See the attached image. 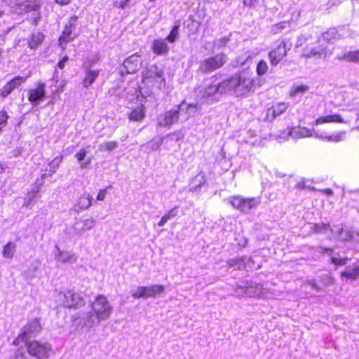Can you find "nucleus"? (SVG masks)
<instances>
[{
    "mask_svg": "<svg viewBox=\"0 0 359 359\" xmlns=\"http://www.w3.org/2000/svg\"><path fill=\"white\" fill-rule=\"evenodd\" d=\"M327 53L325 50L323 48H316L313 45H307L302 53V56L306 58H316L318 59L323 57H325Z\"/></svg>",
    "mask_w": 359,
    "mask_h": 359,
    "instance_id": "nucleus-20",
    "label": "nucleus"
},
{
    "mask_svg": "<svg viewBox=\"0 0 359 359\" xmlns=\"http://www.w3.org/2000/svg\"><path fill=\"white\" fill-rule=\"evenodd\" d=\"M229 41V39L227 38H222L220 39L218 42H217V46L219 47H222V46H224L226 44V43L228 42Z\"/></svg>",
    "mask_w": 359,
    "mask_h": 359,
    "instance_id": "nucleus-55",
    "label": "nucleus"
},
{
    "mask_svg": "<svg viewBox=\"0 0 359 359\" xmlns=\"http://www.w3.org/2000/svg\"><path fill=\"white\" fill-rule=\"evenodd\" d=\"M86 156V151L85 149H81L79 152H77L75 155V157L77 158L78 161H82Z\"/></svg>",
    "mask_w": 359,
    "mask_h": 359,
    "instance_id": "nucleus-51",
    "label": "nucleus"
},
{
    "mask_svg": "<svg viewBox=\"0 0 359 359\" xmlns=\"http://www.w3.org/2000/svg\"><path fill=\"white\" fill-rule=\"evenodd\" d=\"M321 192L328 196L332 195L333 194L332 190L331 189H325L322 190Z\"/></svg>",
    "mask_w": 359,
    "mask_h": 359,
    "instance_id": "nucleus-62",
    "label": "nucleus"
},
{
    "mask_svg": "<svg viewBox=\"0 0 359 359\" xmlns=\"http://www.w3.org/2000/svg\"><path fill=\"white\" fill-rule=\"evenodd\" d=\"M336 232L340 240L348 241L355 238V235L359 237V231H354L349 229H344L342 226H337Z\"/></svg>",
    "mask_w": 359,
    "mask_h": 359,
    "instance_id": "nucleus-22",
    "label": "nucleus"
},
{
    "mask_svg": "<svg viewBox=\"0 0 359 359\" xmlns=\"http://www.w3.org/2000/svg\"><path fill=\"white\" fill-rule=\"evenodd\" d=\"M40 8V4L39 1H35L34 2H27L24 5V10L26 12L36 11Z\"/></svg>",
    "mask_w": 359,
    "mask_h": 359,
    "instance_id": "nucleus-41",
    "label": "nucleus"
},
{
    "mask_svg": "<svg viewBox=\"0 0 359 359\" xmlns=\"http://www.w3.org/2000/svg\"><path fill=\"white\" fill-rule=\"evenodd\" d=\"M339 59L359 63V50L355 51H348L344 54L342 56L339 57Z\"/></svg>",
    "mask_w": 359,
    "mask_h": 359,
    "instance_id": "nucleus-31",
    "label": "nucleus"
},
{
    "mask_svg": "<svg viewBox=\"0 0 359 359\" xmlns=\"http://www.w3.org/2000/svg\"><path fill=\"white\" fill-rule=\"evenodd\" d=\"M163 139L164 138H161L159 140H152V141H150L147 144V147L149 149H151V150L154 151V150H156L159 148V147L162 144L163 142Z\"/></svg>",
    "mask_w": 359,
    "mask_h": 359,
    "instance_id": "nucleus-44",
    "label": "nucleus"
},
{
    "mask_svg": "<svg viewBox=\"0 0 359 359\" xmlns=\"http://www.w3.org/2000/svg\"><path fill=\"white\" fill-rule=\"evenodd\" d=\"M144 111L142 107H137L130 114L129 118L131 121H140L144 118Z\"/></svg>",
    "mask_w": 359,
    "mask_h": 359,
    "instance_id": "nucleus-32",
    "label": "nucleus"
},
{
    "mask_svg": "<svg viewBox=\"0 0 359 359\" xmlns=\"http://www.w3.org/2000/svg\"><path fill=\"white\" fill-rule=\"evenodd\" d=\"M129 0H116L114 1V5L118 8H123Z\"/></svg>",
    "mask_w": 359,
    "mask_h": 359,
    "instance_id": "nucleus-54",
    "label": "nucleus"
},
{
    "mask_svg": "<svg viewBox=\"0 0 359 359\" xmlns=\"http://www.w3.org/2000/svg\"><path fill=\"white\" fill-rule=\"evenodd\" d=\"M229 202L232 206L241 212H248L256 208L259 201L255 198H243L241 196H234L229 198Z\"/></svg>",
    "mask_w": 359,
    "mask_h": 359,
    "instance_id": "nucleus-7",
    "label": "nucleus"
},
{
    "mask_svg": "<svg viewBox=\"0 0 359 359\" xmlns=\"http://www.w3.org/2000/svg\"><path fill=\"white\" fill-rule=\"evenodd\" d=\"M111 186L109 185L108 186L106 189H101L97 196V200L98 201H103L106 196V194H107V190L109 189H111Z\"/></svg>",
    "mask_w": 359,
    "mask_h": 359,
    "instance_id": "nucleus-50",
    "label": "nucleus"
},
{
    "mask_svg": "<svg viewBox=\"0 0 359 359\" xmlns=\"http://www.w3.org/2000/svg\"><path fill=\"white\" fill-rule=\"evenodd\" d=\"M291 44H287L285 41H283L275 49L272 50L269 54L271 65H277L279 62L286 55L287 50H290Z\"/></svg>",
    "mask_w": 359,
    "mask_h": 359,
    "instance_id": "nucleus-13",
    "label": "nucleus"
},
{
    "mask_svg": "<svg viewBox=\"0 0 359 359\" xmlns=\"http://www.w3.org/2000/svg\"><path fill=\"white\" fill-rule=\"evenodd\" d=\"M41 326L38 319L35 318L30 320L27 325L24 327L22 332L13 343L15 345H18L21 341H27L28 339L37 334L41 331Z\"/></svg>",
    "mask_w": 359,
    "mask_h": 359,
    "instance_id": "nucleus-8",
    "label": "nucleus"
},
{
    "mask_svg": "<svg viewBox=\"0 0 359 359\" xmlns=\"http://www.w3.org/2000/svg\"><path fill=\"white\" fill-rule=\"evenodd\" d=\"M312 229L316 233H325L326 231L330 229L329 224L324 223L314 224L312 226Z\"/></svg>",
    "mask_w": 359,
    "mask_h": 359,
    "instance_id": "nucleus-40",
    "label": "nucleus"
},
{
    "mask_svg": "<svg viewBox=\"0 0 359 359\" xmlns=\"http://www.w3.org/2000/svg\"><path fill=\"white\" fill-rule=\"evenodd\" d=\"M57 252L55 253V259L61 263H74L76 261V255L69 251L61 250L57 245H55Z\"/></svg>",
    "mask_w": 359,
    "mask_h": 359,
    "instance_id": "nucleus-19",
    "label": "nucleus"
},
{
    "mask_svg": "<svg viewBox=\"0 0 359 359\" xmlns=\"http://www.w3.org/2000/svg\"><path fill=\"white\" fill-rule=\"evenodd\" d=\"M228 264L230 267H233L236 269H240L245 266V258L238 257L232 259L228 262Z\"/></svg>",
    "mask_w": 359,
    "mask_h": 359,
    "instance_id": "nucleus-36",
    "label": "nucleus"
},
{
    "mask_svg": "<svg viewBox=\"0 0 359 359\" xmlns=\"http://www.w3.org/2000/svg\"><path fill=\"white\" fill-rule=\"evenodd\" d=\"M309 89V87L306 85L294 84L290 89V96L293 98L302 97Z\"/></svg>",
    "mask_w": 359,
    "mask_h": 359,
    "instance_id": "nucleus-26",
    "label": "nucleus"
},
{
    "mask_svg": "<svg viewBox=\"0 0 359 359\" xmlns=\"http://www.w3.org/2000/svg\"><path fill=\"white\" fill-rule=\"evenodd\" d=\"M10 359H29L21 350H17Z\"/></svg>",
    "mask_w": 359,
    "mask_h": 359,
    "instance_id": "nucleus-47",
    "label": "nucleus"
},
{
    "mask_svg": "<svg viewBox=\"0 0 359 359\" xmlns=\"http://www.w3.org/2000/svg\"><path fill=\"white\" fill-rule=\"evenodd\" d=\"M55 1L60 5L64 6L69 4L71 0H55Z\"/></svg>",
    "mask_w": 359,
    "mask_h": 359,
    "instance_id": "nucleus-59",
    "label": "nucleus"
},
{
    "mask_svg": "<svg viewBox=\"0 0 359 359\" xmlns=\"http://www.w3.org/2000/svg\"><path fill=\"white\" fill-rule=\"evenodd\" d=\"M206 182L205 175L203 172L198 173L191 181V190L196 191L198 188L201 187Z\"/></svg>",
    "mask_w": 359,
    "mask_h": 359,
    "instance_id": "nucleus-29",
    "label": "nucleus"
},
{
    "mask_svg": "<svg viewBox=\"0 0 359 359\" xmlns=\"http://www.w3.org/2000/svg\"><path fill=\"white\" fill-rule=\"evenodd\" d=\"M290 26V22L286 21L280 22L275 24L271 28V32L274 34H278L282 29H286Z\"/></svg>",
    "mask_w": 359,
    "mask_h": 359,
    "instance_id": "nucleus-38",
    "label": "nucleus"
},
{
    "mask_svg": "<svg viewBox=\"0 0 359 359\" xmlns=\"http://www.w3.org/2000/svg\"><path fill=\"white\" fill-rule=\"evenodd\" d=\"M98 74V69L91 70L90 69H87L86 72V76L83 81V84L84 87H88L90 85H91L94 82Z\"/></svg>",
    "mask_w": 359,
    "mask_h": 359,
    "instance_id": "nucleus-27",
    "label": "nucleus"
},
{
    "mask_svg": "<svg viewBox=\"0 0 359 359\" xmlns=\"http://www.w3.org/2000/svg\"><path fill=\"white\" fill-rule=\"evenodd\" d=\"M45 83L39 82L36 86L28 92V100L34 106H36L46 98Z\"/></svg>",
    "mask_w": 359,
    "mask_h": 359,
    "instance_id": "nucleus-14",
    "label": "nucleus"
},
{
    "mask_svg": "<svg viewBox=\"0 0 359 359\" xmlns=\"http://www.w3.org/2000/svg\"><path fill=\"white\" fill-rule=\"evenodd\" d=\"M348 121L344 120L340 114H334L330 115L323 116L317 118L313 123V126H318L327 123H348Z\"/></svg>",
    "mask_w": 359,
    "mask_h": 359,
    "instance_id": "nucleus-21",
    "label": "nucleus"
},
{
    "mask_svg": "<svg viewBox=\"0 0 359 359\" xmlns=\"http://www.w3.org/2000/svg\"><path fill=\"white\" fill-rule=\"evenodd\" d=\"M307 40H308V36H306L305 34H301L298 36L296 46H300L303 44V43L306 42Z\"/></svg>",
    "mask_w": 359,
    "mask_h": 359,
    "instance_id": "nucleus-52",
    "label": "nucleus"
},
{
    "mask_svg": "<svg viewBox=\"0 0 359 359\" xmlns=\"http://www.w3.org/2000/svg\"><path fill=\"white\" fill-rule=\"evenodd\" d=\"M90 306L91 312H87L83 316L84 325L89 327L99 325L101 321L109 319L112 313V306L107 298L102 294L96 296Z\"/></svg>",
    "mask_w": 359,
    "mask_h": 359,
    "instance_id": "nucleus-2",
    "label": "nucleus"
},
{
    "mask_svg": "<svg viewBox=\"0 0 359 359\" xmlns=\"http://www.w3.org/2000/svg\"><path fill=\"white\" fill-rule=\"evenodd\" d=\"M78 18L76 15H73L69 18L68 22L66 23L62 36L60 37V43H67L72 41L75 37L76 34H74V31L76 27Z\"/></svg>",
    "mask_w": 359,
    "mask_h": 359,
    "instance_id": "nucleus-11",
    "label": "nucleus"
},
{
    "mask_svg": "<svg viewBox=\"0 0 359 359\" xmlns=\"http://www.w3.org/2000/svg\"><path fill=\"white\" fill-rule=\"evenodd\" d=\"M164 290V286L161 285L139 286L132 292V297L135 299L154 297L156 295L162 293Z\"/></svg>",
    "mask_w": 359,
    "mask_h": 359,
    "instance_id": "nucleus-9",
    "label": "nucleus"
},
{
    "mask_svg": "<svg viewBox=\"0 0 359 359\" xmlns=\"http://www.w3.org/2000/svg\"><path fill=\"white\" fill-rule=\"evenodd\" d=\"M91 198L90 194L83 193L75 204V209L77 211L88 209L91 205Z\"/></svg>",
    "mask_w": 359,
    "mask_h": 359,
    "instance_id": "nucleus-24",
    "label": "nucleus"
},
{
    "mask_svg": "<svg viewBox=\"0 0 359 359\" xmlns=\"http://www.w3.org/2000/svg\"><path fill=\"white\" fill-rule=\"evenodd\" d=\"M7 168V165L4 163H0V173H2Z\"/></svg>",
    "mask_w": 359,
    "mask_h": 359,
    "instance_id": "nucleus-63",
    "label": "nucleus"
},
{
    "mask_svg": "<svg viewBox=\"0 0 359 359\" xmlns=\"http://www.w3.org/2000/svg\"><path fill=\"white\" fill-rule=\"evenodd\" d=\"M8 116L5 111H0V132L6 126Z\"/></svg>",
    "mask_w": 359,
    "mask_h": 359,
    "instance_id": "nucleus-45",
    "label": "nucleus"
},
{
    "mask_svg": "<svg viewBox=\"0 0 359 359\" xmlns=\"http://www.w3.org/2000/svg\"><path fill=\"white\" fill-rule=\"evenodd\" d=\"M226 93L224 81L217 83H214L201 89L197 94L199 104H212L219 102L222 95Z\"/></svg>",
    "mask_w": 359,
    "mask_h": 359,
    "instance_id": "nucleus-4",
    "label": "nucleus"
},
{
    "mask_svg": "<svg viewBox=\"0 0 359 359\" xmlns=\"http://www.w3.org/2000/svg\"><path fill=\"white\" fill-rule=\"evenodd\" d=\"M332 252V248H325V247H321L320 248V252H323V253H330Z\"/></svg>",
    "mask_w": 359,
    "mask_h": 359,
    "instance_id": "nucleus-60",
    "label": "nucleus"
},
{
    "mask_svg": "<svg viewBox=\"0 0 359 359\" xmlns=\"http://www.w3.org/2000/svg\"><path fill=\"white\" fill-rule=\"evenodd\" d=\"M126 69V72H123V71L121 72V75H123L124 74H135V69H131L132 71H128V69Z\"/></svg>",
    "mask_w": 359,
    "mask_h": 359,
    "instance_id": "nucleus-64",
    "label": "nucleus"
},
{
    "mask_svg": "<svg viewBox=\"0 0 359 359\" xmlns=\"http://www.w3.org/2000/svg\"><path fill=\"white\" fill-rule=\"evenodd\" d=\"M68 57L67 56H65L60 61H59L58 62V67H63L65 66V63L66 61L68 60Z\"/></svg>",
    "mask_w": 359,
    "mask_h": 359,
    "instance_id": "nucleus-58",
    "label": "nucleus"
},
{
    "mask_svg": "<svg viewBox=\"0 0 359 359\" xmlns=\"http://www.w3.org/2000/svg\"><path fill=\"white\" fill-rule=\"evenodd\" d=\"M267 69H256V75L248 72L235 75L224 80L226 93L236 97H247L253 93L256 88L262 86L264 80L262 76L266 74Z\"/></svg>",
    "mask_w": 359,
    "mask_h": 359,
    "instance_id": "nucleus-1",
    "label": "nucleus"
},
{
    "mask_svg": "<svg viewBox=\"0 0 359 359\" xmlns=\"http://www.w3.org/2000/svg\"><path fill=\"white\" fill-rule=\"evenodd\" d=\"M28 353L36 359H48L53 353V348L48 342L33 340L26 343Z\"/></svg>",
    "mask_w": 359,
    "mask_h": 359,
    "instance_id": "nucleus-6",
    "label": "nucleus"
},
{
    "mask_svg": "<svg viewBox=\"0 0 359 359\" xmlns=\"http://www.w3.org/2000/svg\"><path fill=\"white\" fill-rule=\"evenodd\" d=\"M96 224V220L93 218L76 219L72 226L74 234L77 236H81L84 232L93 229Z\"/></svg>",
    "mask_w": 359,
    "mask_h": 359,
    "instance_id": "nucleus-10",
    "label": "nucleus"
},
{
    "mask_svg": "<svg viewBox=\"0 0 359 359\" xmlns=\"http://www.w3.org/2000/svg\"><path fill=\"white\" fill-rule=\"evenodd\" d=\"M226 57L224 54H218L206 60L207 67H221L226 62Z\"/></svg>",
    "mask_w": 359,
    "mask_h": 359,
    "instance_id": "nucleus-23",
    "label": "nucleus"
},
{
    "mask_svg": "<svg viewBox=\"0 0 359 359\" xmlns=\"http://www.w3.org/2000/svg\"><path fill=\"white\" fill-rule=\"evenodd\" d=\"M43 40V35L41 33L33 34L29 41V46L31 48H35L42 42Z\"/></svg>",
    "mask_w": 359,
    "mask_h": 359,
    "instance_id": "nucleus-34",
    "label": "nucleus"
},
{
    "mask_svg": "<svg viewBox=\"0 0 359 359\" xmlns=\"http://www.w3.org/2000/svg\"><path fill=\"white\" fill-rule=\"evenodd\" d=\"M257 67H267L266 62L264 60H260L258 62Z\"/></svg>",
    "mask_w": 359,
    "mask_h": 359,
    "instance_id": "nucleus-61",
    "label": "nucleus"
},
{
    "mask_svg": "<svg viewBox=\"0 0 359 359\" xmlns=\"http://www.w3.org/2000/svg\"><path fill=\"white\" fill-rule=\"evenodd\" d=\"M118 147V142L116 141H109L104 142L99 146L100 151H110Z\"/></svg>",
    "mask_w": 359,
    "mask_h": 359,
    "instance_id": "nucleus-37",
    "label": "nucleus"
},
{
    "mask_svg": "<svg viewBox=\"0 0 359 359\" xmlns=\"http://www.w3.org/2000/svg\"><path fill=\"white\" fill-rule=\"evenodd\" d=\"M335 34H336L335 29H330L328 32L323 34L322 38L324 40L328 41V40L331 39L332 37H334Z\"/></svg>",
    "mask_w": 359,
    "mask_h": 359,
    "instance_id": "nucleus-49",
    "label": "nucleus"
},
{
    "mask_svg": "<svg viewBox=\"0 0 359 359\" xmlns=\"http://www.w3.org/2000/svg\"><path fill=\"white\" fill-rule=\"evenodd\" d=\"M287 134L288 136L296 140L314 137L325 142H339L344 139L346 132L341 131L328 135L326 132H321L319 130H315L314 129H309L306 127L298 126L290 128Z\"/></svg>",
    "mask_w": 359,
    "mask_h": 359,
    "instance_id": "nucleus-3",
    "label": "nucleus"
},
{
    "mask_svg": "<svg viewBox=\"0 0 359 359\" xmlns=\"http://www.w3.org/2000/svg\"><path fill=\"white\" fill-rule=\"evenodd\" d=\"M62 162L61 156H56L48 165L49 169L47 171L49 172L48 174L49 176H51L53 173L55 172L56 170L59 167L60 163Z\"/></svg>",
    "mask_w": 359,
    "mask_h": 359,
    "instance_id": "nucleus-35",
    "label": "nucleus"
},
{
    "mask_svg": "<svg viewBox=\"0 0 359 359\" xmlns=\"http://www.w3.org/2000/svg\"><path fill=\"white\" fill-rule=\"evenodd\" d=\"M39 191V187L34 188L31 191L28 192L24 199V205L31 208L35 203V198Z\"/></svg>",
    "mask_w": 359,
    "mask_h": 359,
    "instance_id": "nucleus-28",
    "label": "nucleus"
},
{
    "mask_svg": "<svg viewBox=\"0 0 359 359\" xmlns=\"http://www.w3.org/2000/svg\"><path fill=\"white\" fill-rule=\"evenodd\" d=\"M169 219L166 217L165 215H163L161 220L159 221V222L158 223V225L159 226H163L168 221Z\"/></svg>",
    "mask_w": 359,
    "mask_h": 359,
    "instance_id": "nucleus-57",
    "label": "nucleus"
},
{
    "mask_svg": "<svg viewBox=\"0 0 359 359\" xmlns=\"http://www.w3.org/2000/svg\"><path fill=\"white\" fill-rule=\"evenodd\" d=\"M341 276L349 279L355 280L359 276V266L354 268H348L346 271L341 272Z\"/></svg>",
    "mask_w": 359,
    "mask_h": 359,
    "instance_id": "nucleus-33",
    "label": "nucleus"
},
{
    "mask_svg": "<svg viewBox=\"0 0 359 359\" xmlns=\"http://www.w3.org/2000/svg\"><path fill=\"white\" fill-rule=\"evenodd\" d=\"M169 219L166 217L165 215H163L161 220L159 221V222L158 223V225L159 226H163L168 221Z\"/></svg>",
    "mask_w": 359,
    "mask_h": 359,
    "instance_id": "nucleus-56",
    "label": "nucleus"
},
{
    "mask_svg": "<svg viewBox=\"0 0 359 359\" xmlns=\"http://www.w3.org/2000/svg\"><path fill=\"white\" fill-rule=\"evenodd\" d=\"M55 302L58 306L69 309H77L85 304L83 298L72 290L57 292L55 296Z\"/></svg>",
    "mask_w": 359,
    "mask_h": 359,
    "instance_id": "nucleus-5",
    "label": "nucleus"
},
{
    "mask_svg": "<svg viewBox=\"0 0 359 359\" xmlns=\"http://www.w3.org/2000/svg\"><path fill=\"white\" fill-rule=\"evenodd\" d=\"M203 104H199V100L197 99L196 103L187 104L185 101L182 102L179 104V109L182 113L186 111V114H182V120L187 121L191 116H194L199 113L202 109Z\"/></svg>",
    "mask_w": 359,
    "mask_h": 359,
    "instance_id": "nucleus-12",
    "label": "nucleus"
},
{
    "mask_svg": "<svg viewBox=\"0 0 359 359\" xmlns=\"http://www.w3.org/2000/svg\"><path fill=\"white\" fill-rule=\"evenodd\" d=\"M133 64L135 67L139 65H141V60L137 55H131L128 59H126L123 62L124 67H127L130 65Z\"/></svg>",
    "mask_w": 359,
    "mask_h": 359,
    "instance_id": "nucleus-39",
    "label": "nucleus"
},
{
    "mask_svg": "<svg viewBox=\"0 0 359 359\" xmlns=\"http://www.w3.org/2000/svg\"><path fill=\"white\" fill-rule=\"evenodd\" d=\"M152 50L158 55L166 54L168 52V46L163 39H156L153 42Z\"/></svg>",
    "mask_w": 359,
    "mask_h": 359,
    "instance_id": "nucleus-25",
    "label": "nucleus"
},
{
    "mask_svg": "<svg viewBox=\"0 0 359 359\" xmlns=\"http://www.w3.org/2000/svg\"><path fill=\"white\" fill-rule=\"evenodd\" d=\"M179 36V26H175L171 30L170 34L167 37V40L170 43H173Z\"/></svg>",
    "mask_w": 359,
    "mask_h": 359,
    "instance_id": "nucleus-42",
    "label": "nucleus"
},
{
    "mask_svg": "<svg viewBox=\"0 0 359 359\" xmlns=\"http://www.w3.org/2000/svg\"><path fill=\"white\" fill-rule=\"evenodd\" d=\"M348 260V259L346 257L337 258V257H332L331 258V263L336 266H344L347 263Z\"/></svg>",
    "mask_w": 359,
    "mask_h": 359,
    "instance_id": "nucleus-46",
    "label": "nucleus"
},
{
    "mask_svg": "<svg viewBox=\"0 0 359 359\" xmlns=\"http://www.w3.org/2000/svg\"><path fill=\"white\" fill-rule=\"evenodd\" d=\"M258 2V0H243L244 6L252 8L255 6V4Z\"/></svg>",
    "mask_w": 359,
    "mask_h": 359,
    "instance_id": "nucleus-53",
    "label": "nucleus"
},
{
    "mask_svg": "<svg viewBox=\"0 0 359 359\" xmlns=\"http://www.w3.org/2000/svg\"><path fill=\"white\" fill-rule=\"evenodd\" d=\"M288 108V104L285 102H279L269 108L266 111V118L272 121L276 117L281 115Z\"/></svg>",
    "mask_w": 359,
    "mask_h": 359,
    "instance_id": "nucleus-18",
    "label": "nucleus"
},
{
    "mask_svg": "<svg viewBox=\"0 0 359 359\" xmlns=\"http://www.w3.org/2000/svg\"><path fill=\"white\" fill-rule=\"evenodd\" d=\"M178 214V207L175 206L173 208H172L170 210L168 211V213H166L165 215L166 217L170 220L175 217Z\"/></svg>",
    "mask_w": 359,
    "mask_h": 359,
    "instance_id": "nucleus-48",
    "label": "nucleus"
},
{
    "mask_svg": "<svg viewBox=\"0 0 359 359\" xmlns=\"http://www.w3.org/2000/svg\"><path fill=\"white\" fill-rule=\"evenodd\" d=\"M16 251V245L13 242H8L4 245L2 255L4 258L12 259Z\"/></svg>",
    "mask_w": 359,
    "mask_h": 359,
    "instance_id": "nucleus-30",
    "label": "nucleus"
},
{
    "mask_svg": "<svg viewBox=\"0 0 359 359\" xmlns=\"http://www.w3.org/2000/svg\"><path fill=\"white\" fill-rule=\"evenodd\" d=\"M179 105L175 108L166 111L163 115L158 118V124L159 126L166 127L175 123L180 119Z\"/></svg>",
    "mask_w": 359,
    "mask_h": 359,
    "instance_id": "nucleus-15",
    "label": "nucleus"
},
{
    "mask_svg": "<svg viewBox=\"0 0 359 359\" xmlns=\"http://www.w3.org/2000/svg\"><path fill=\"white\" fill-rule=\"evenodd\" d=\"M239 142L250 144L252 146L259 145L262 142L260 136L254 130H244L238 137Z\"/></svg>",
    "mask_w": 359,
    "mask_h": 359,
    "instance_id": "nucleus-17",
    "label": "nucleus"
},
{
    "mask_svg": "<svg viewBox=\"0 0 359 359\" xmlns=\"http://www.w3.org/2000/svg\"><path fill=\"white\" fill-rule=\"evenodd\" d=\"M30 74L26 76H18L8 82L1 90L0 95L2 97L8 96L14 89L19 87L22 83L25 82L27 79L29 77Z\"/></svg>",
    "mask_w": 359,
    "mask_h": 359,
    "instance_id": "nucleus-16",
    "label": "nucleus"
},
{
    "mask_svg": "<svg viewBox=\"0 0 359 359\" xmlns=\"http://www.w3.org/2000/svg\"><path fill=\"white\" fill-rule=\"evenodd\" d=\"M184 137V134L181 130H177L174 133H170L167 135L166 138H168L170 140L172 141L175 140V142H177Z\"/></svg>",
    "mask_w": 359,
    "mask_h": 359,
    "instance_id": "nucleus-43",
    "label": "nucleus"
}]
</instances>
